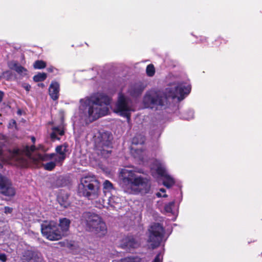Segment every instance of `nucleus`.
Returning a JSON list of instances; mask_svg holds the SVG:
<instances>
[{
	"label": "nucleus",
	"instance_id": "f257e3e1",
	"mask_svg": "<svg viewBox=\"0 0 262 262\" xmlns=\"http://www.w3.org/2000/svg\"><path fill=\"white\" fill-rule=\"evenodd\" d=\"M110 98L103 93H96L87 98L84 102L83 112L88 118L94 121L107 114V105L111 103Z\"/></svg>",
	"mask_w": 262,
	"mask_h": 262
},
{
	"label": "nucleus",
	"instance_id": "f03ea898",
	"mask_svg": "<svg viewBox=\"0 0 262 262\" xmlns=\"http://www.w3.org/2000/svg\"><path fill=\"white\" fill-rule=\"evenodd\" d=\"M99 182L94 176H86L81 178L78 188V193L90 200L96 198L98 195Z\"/></svg>",
	"mask_w": 262,
	"mask_h": 262
},
{
	"label": "nucleus",
	"instance_id": "7ed1b4c3",
	"mask_svg": "<svg viewBox=\"0 0 262 262\" xmlns=\"http://www.w3.org/2000/svg\"><path fill=\"white\" fill-rule=\"evenodd\" d=\"M82 223L87 231L97 236H103L107 233L105 223L96 214H86Z\"/></svg>",
	"mask_w": 262,
	"mask_h": 262
},
{
	"label": "nucleus",
	"instance_id": "20e7f679",
	"mask_svg": "<svg viewBox=\"0 0 262 262\" xmlns=\"http://www.w3.org/2000/svg\"><path fill=\"white\" fill-rule=\"evenodd\" d=\"M120 174L122 183L127 188L133 189L134 187H141V189H144L145 191L149 190L150 185L148 180L141 177L136 178L134 171L123 169Z\"/></svg>",
	"mask_w": 262,
	"mask_h": 262
},
{
	"label": "nucleus",
	"instance_id": "39448f33",
	"mask_svg": "<svg viewBox=\"0 0 262 262\" xmlns=\"http://www.w3.org/2000/svg\"><path fill=\"white\" fill-rule=\"evenodd\" d=\"M36 150V148L34 144L31 146L26 145L21 149L17 148L9 149V157L10 160L15 162V164L17 166L27 167L29 163L28 160L24 157V155L30 158L32 153Z\"/></svg>",
	"mask_w": 262,
	"mask_h": 262
},
{
	"label": "nucleus",
	"instance_id": "423d86ee",
	"mask_svg": "<svg viewBox=\"0 0 262 262\" xmlns=\"http://www.w3.org/2000/svg\"><path fill=\"white\" fill-rule=\"evenodd\" d=\"M143 101L146 107L162 108L167 104L168 97L166 94L161 91L151 90L146 93Z\"/></svg>",
	"mask_w": 262,
	"mask_h": 262
},
{
	"label": "nucleus",
	"instance_id": "0eeeda50",
	"mask_svg": "<svg viewBox=\"0 0 262 262\" xmlns=\"http://www.w3.org/2000/svg\"><path fill=\"white\" fill-rule=\"evenodd\" d=\"M165 231L160 223H153L148 228L147 242L151 249L158 247L164 240Z\"/></svg>",
	"mask_w": 262,
	"mask_h": 262
},
{
	"label": "nucleus",
	"instance_id": "6e6552de",
	"mask_svg": "<svg viewBox=\"0 0 262 262\" xmlns=\"http://www.w3.org/2000/svg\"><path fill=\"white\" fill-rule=\"evenodd\" d=\"M112 136L107 132L100 133L95 139V148L98 155L104 158L109 157L112 151Z\"/></svg>",
	"mask_w": 262,
	"mask_h": 262
},
{
	"label": "nucleus",
	"instance_id": "1a4fd4ad",
	"mask_svg": "<svg viewBox=\"0 0 262 262\" xmlns=\"http://www.w3.org/2000/svg\"><path fill=\"white\" fill-rule=\"evenodd\" d=\"M41 229L43 235L50 241H58L63 237L58 228L57 224L54 221L43 222Z\"/></svg>",
	"mask_w": 262,
	"mask_h": 262
},
{
	"label": "nucleus",
	"instance_id": "9d476101",
	"mask_svg": "<svg viewBox=\"0 0 262 262\" xmlns=\"http://www.w3.org/2000/svg\"><path fill=\"white\" fill-rule=\"evenodd\" d=\"M130 107L128 105V99L123 94L119 93L115 105V112L129 120L130 118Z\"/></svg>",
	"mask_w": 262,
	"mask_h": 262
},
{
	"label": "nucleus",
	"instance_id": "9b49d317",
	"mask_svg": "<svg viewBox=\"0 0 262 262\" xmlns=\"http://www.w3.org/2000/svg\"><path fill=\"white\" fill-rule=\"evenodd\" d=\"M0 190L1 193L8 196H14L15 194L14 188L11 183L5 177L0 174Z\"/></svg>",
	"mask_w": 262,
	"mask_h": 262
},
{
	"label": "nucleus",
	"instance_id": "f8f14e48",
	"mask_svg": "<svg viewBox=\"0 0 262 262\" xmlns=\"http://www.w3.org/2000/svg\"><path fill=\"white\" fill-rule=\"evenodd\" d=\"M22 262H42L41 254L38 252L26 251L21 258Z\"/></svg>",
	"mask_w": 262,
	"mask_h": 262
},
{
	"label": "nucleus",
	"instance_id": "ddd939ff",
	"mask_svg": "<svg viewBox=\"0 0 262 262\" xmlns=\"http://www.w3.org/2000/svg\"><path fill=\"white\" fill-rule=\"evenodd\" d=\"M139 244L132 237H127L123 238L120 244V247L128 252L139 247Z\"/></svg>",
	"mask_w": 262,
	"mask_h": 262
},
{
	"label": "nucleus",
	"instance_id": "4468645a",
	"mask_svg": "<svg viewBox=\"0 0 262 262\" xmlns=\"http://www.w3.org/2000/svg\"><path fill=\"white\" fill-rule=\"evenodd\" d=\"M191 90V86L189 85H179L175 87L174 92L171 95V97L174 98L176 97L184 98L185 95H188Z\"/></svg>",
	"mask_w": 262,
	"mask_h": 262
},
{
	"label": "nucleus",
	"instance_id": "2eb2a0df",
	"mask_svg": "<svg viewBox=\"0 0 262 262\" xmlns=\"http://www.w3.org/2000/svg\"><path fill=\"white\" fill-rule=\"evenodd\" d=\"M144 86L141 82H137L132 84L129 89L128 93L132 97H138L141 95Z\"/></svg>",
	"mask_w": 262,
	"mask_h": 262
},
{
	"label": "nucleus",
	"instance_id": "dca6fc26",
	"mask_svg": "<svg viewBox=\"0 0 262 262\" xmlns=\"http://www.w3.org/2000/svg\"><path fill=\"white\" fill-rule=\"evenodd\" d=\"M59 84L55 81H52L49 88V93L50 97L53 100H56L59 98Z\"/></svg>",
	"mask_w": 262,
	"mask_h": 262
},
{
	"label": "nucleus",
	"instance_id": "f3484780",
	"mask_svg": "<svg viewBox=\"0 0 262 262\" xmlns=\"http://www.w3.org/2000/svg\"><path fill=\"white\" fill-rule=\"evenodd\" d=\"M69 196V195L67 192L64 190H60L57 195V200L61 207L66 208L70 205Z\"/></svg>",
	"mask_w": 262,
	"mask_h": 262
},
{
	"label": "nucleus",
	"instance_id": "a211bd4d",
	"mask_svg": "<svg viewBox=\"0 0 262 262\" xmlns=\"http://www.w3.org/2000/svg\"><path fill=\"white\" fill-rule=\"evenodd\" d=\"M70 223V220L68 219H60L59 223L57 224V226L63 236L66 235V233L69 230Z\"/></svg>",
	"mask_w": 262,
	"mask_h": 262
},
{
	"label": "nucleus",
	"instance_id": "6ab92c4d",
	"mask_svg": "<svg viewBox=\"0 0 262 262\" xmlns=\"http://www.w3.org/2000/svg\"><path fill=\"white\" fill-rule=\"evenodd\" d=\"M155 165L156 166V171L157 173L163 177L168 175L166 172L165 167L160 162L156 161Z\"/></svg>",
	"mask_w": 262,
	"mask_h": 262
},
{
	"label": "nucleus",
	"instance_id": "aec40b11",
	"mask_svg": "<svg viewBox=\"0 0 262 262\" xmlns=\"http://www.w3.org/2000/svg\"><path fill=\"white\" fill-rule=\"evenodd\" d=\"M69 145L68 143H64L63 144L58 145L56 148V152L60 155H66V152L68 150Z\"/></svg>",
	"mask_w": 262,
	"mask_h": 262
},
{
	"label": "nucleus",
	"instance_id": "412c9836",
	"mask_svg": "<svg viewBox=\"0 0 262 262\" xmlns=\"http://www.w3.org/2000/svg\"><path fill=\"white\" fill-rule=\"evenodd\" d=\"M175 183L174 179L170 176L166 175L164 177L163 184L167 188L171 187Z\"/></svg>",
	"mask_w": 262,
	"mask_h": 262
},
{
	"label": "nucleus",
	"instance_id": "4be33fe9",
	"mask_svg": "<svg viewBox=\"0 0 262 262\" xmlns=\"http://www.w3.org/2000/svg\"><path fill=\"white\" fill-rule=\"evenodd\" d=\"M228 40L224 39L221 37H217L212 43V47L219 48L221 46L222 44L225 45L227 43Z\"/></svg>",
	"mask_w": 262,
	"mask_h": 262
},
{
	"label": "nucleus",
	"instance_id": "5701e85b",
	"mask_svg": "<svg viewBox=\"0 0 262 262\" xmlns=\"http://www.w3.org/2000/svg\"><path fill=\"white\" fill-rule=\"evenodd\" d=\"M145 137L141 135H137L135 136L132 140V143L134 144H142L144 143Z\"/></svg>",
	"mask_w": 262,
	"mask_h": 262
},
{
	"label": "nucleus",
	"instance_id": "b1692460",
	"mask_svg": "<svg viewBox=\"0 0 262 262\" xmlns=\"http://www.w3.org/2000/svg\"><path fill=\"white\" fill-rule=\"evenodd\" d=\"M141 259L137 256H129L122 258L119 261L114 260L113 262H140Z\"/></svg>",
	"mask_w": 262,
	"mask_h": 262
},
{
	"label": "nucleus",
	"instance_id": "393cba45",
	"mask_svg": "<svg viewBox=\"0 0 262 262\" xmlns=\"http://www.w3.org/2000/svg\"><path fill=\"white\" fill-rule=\"evenodd\" d=\"M47 77V75L45 73H38L34 75L33 79L35 82H41L44 81Z\"/></svg>",
	"mask_w": 262,
	"mask_h": 262
},
{
	"label": "nucleus",
	"instance_id": "a878e982",
	"mask_svg": "<svg viewBox=\"0 0 262 262\" xmlns=\"http://www.w3.org/2000/svg\"><path fill=\"white\" fill-rule=\"evenodd\" d=\"M47 63L42 60H37L33 64V67L35 69H42L46 67Z\"/></svg>",
	"mask_w": 262,
	"mask_h": 262
},
{
	"label": "nucleus",
	"instance_id": "bb28decb",
	"mask_svg": "<svg viewBox=\"0 0 262 262\" xmlns=\"http://www.w3.org/2000/svg\"><path fill=\"white\" fill-rule=\"evenodd\" d=\"M146 72L147 76L152 77L155 75V69L152 64H149L146 67Z\"/></svg>",
	"mask_w": 262,
	"mask_h": 262
},
{
	"label": "nucleus",
	"instance_id": "cd10ccee",
	"mask_svg": "<svg viewBox=\"0 0 262 262\" xmlns=\"http://www.w3.org/2000/svg\"><path fill=\"white\" fill-rule=\"evenodd\" d=\"M13 69L18 73L21 74L25 71H27V70L23 67L22 66L18 64L17 63L15 62L13 65Z\"/></svg>",
	"mask_w": 262,
	"mask_h": 262
},
{
	"label": "nucleus",
	"instance_id": "c85d7f7f",
	"mask_svg": "<svg viewBox=\"0 0 262 262\" xmlns=\"http://www.w3.org/2000/svg\"><path fill=\"white\" fill-rule=\"evenodd\" d=\"M45 169L49 171H51L54 169L56 166L55 162H49L43 165Z\"/></svg>",
	"mask_w": 262,
	"mask_h": 262
},
{
	"label": "nucleus",
	"instance_id": "c756f323",
	"mask_svg": "<svg viewBox=\"0 0 262 262\" xmlns=\"http://www.w3.org/2000/svg\"><path fill=\"white\" fill-rule=\"evenodd\" d=\"M113 188L112 183L108 180H105L103 183V189L110 191Z\"/></svg>",
	"mask_w": 262,
	"mask_h": 262
},
{
	"label": "nucleus",
	"instance_id": "7c9ffc66",
	"mask_svg": "<svg viewBox=\"0 0 262 262\" xmlns=\"http://www.w3.org/2000/svg\"><path fill=\"white\" fill-rule=\"evenodd\" d=\"M174 202H170L165 206V210L166 213H174L172 211V207L174 206Z\"/></svg>",
	"mask_w": 262,
	"mask_h": 262
},
{
	"label": "nucleus",
	"instance_id": "2f4dec72",
	"mask_svg": "<svg viewBox=\"0 0 262 262\" xmlns=\"http://www.w3.org/2000/svg\"><path fill=\"white\" fill-rule=\"evenodd\" d=\"M52 130L55 132L56 134H59L60 136H63L64 134V131L63 129L60 128L58 126H54L52 127Z\"/></svg>",
	"mask_w": 262,
	"mask_h": 262
},
{
	"label": "nucleus",
	"instance_id": "473e14b6",
	"mask_svg": "<svg viewBox=\"0 0 262 262\" xmlns=\"http://www.w3.org/2000/svg\"><path fill=\"white\" fill-rule=\"evenodd\" d=\"M66 158V155H58L55 159V161L57 163L62 164L63 161L65 160Z\"/></svg>",
	"mask_w": 262,
	"mask_h": 262
},
{
	"label": "nucleus",
	"instance_id": "72a5a7b5",
	"mask_svg": "<svg viewBox=\"0 0 262 262\" xmlns=\"http://www.w3.org/2000/svg\"><path fill=\"white\" fill-rule=\"evenodd\" d=\"M37 159L41 161H46L49 160L48 154H38L37 156Z\"/></svg>",
	"mask_w": 262,
	"mask_h": 262
},
{
	"label": "nucleus",
	"instance_id": "f704fd0d",
	"mask_svg": "<svg viewBox=\"0 0 262 262\" xmlns=\"http://www.w3.org/2000/svg\"><path fill=\"white\" fill-rule=\"evenodd\" d=\"M50 138L52 139V140H53V141H54L55 140H60V138H59L57 136V134L55 133V132H54V131H53L51 133Z\"/></svg>",
	"mask_w": 262,
	"mask_h": 262
},
{
	"label": "nucleus",
	"instance_id": "c9c22d12",
	"mask_svg": "<svg viewBox=\"0 0 262 262\" xmlns=\"http://www.w3.org/2000/svg\"><path fill=\"white\" fill-rule=\"evenodd\" d=\"M160 191H161V192H162L164 193V194H161L160 192H158V193H157V194H156V195H157V196L158 197H164V198H165V197H167V195L165 194L166 190H165V189H164V188H161V189H160Z\"/></svg>",
	"mask_w": 262,
	"mask_h": 262
},
{
	"label": "nucleus",
	"instance_id": "e433bc0d",
	"mask_svg": "<svg viewBox=\"0 0 262 262\" xmlns=\"http://www.w3.org/2000/svg\"><path fill=\"white\" fill-rule=\"evenodd\" d=\"M163 256L161 253H159L155 258L153 262H162Z\"/></svg>",
	"mask_w": 262,
	"mask_h": 262
},
{
	"label": "nucleus",
	"instance_id": "4c0bfd02",
	"mask_svg": "<svg viewBox=\"0 0 262 262\" xmlns=\"http://www.w3.org/2000/svg\"><path fill=\"white\" fill-rule=\"evenodd\" d=\"M0 260L2 262H6L7 260V256L4 253H0Z\"/></svg>",
	"mask_w": 262,
	"mask_h": 262
},
{
	"label": "nucleus",
	"instance_id": "58836bf2",
	"mask_svg": "<svg viewBox=\"0 0 262 262\" xmlns=\"http://www.w3.org/2000/svg\"><path fill=\"white\" fill-rule=\"evenodd\" d=\"M23 86L27 92H29L30 90L31 85L29 84L24 83Z\"/></svg>",
	"mask_w": 262,
	"mask_h": 262
},
{
	"label": "nucleus",
	"instance_id": "ea45409f",
	"mask_svg": "<svg viewBox=\"0 0 262 262\" xmlns=\"http://www.w3.org/2000/svg\"><path fill=\"white\" fill-rule=\"evenodd\" d=\"M13 209L9 207H5V213H11L12 212Z\"/></svg>",
	"mask_w": 262,
	"mask_h": 262
},
{
	"label": "nucleus",
	"instance_id": "a19ab883",
	"mask_svg": "<svg viewBox=\"0 0 262 262\" xmlns=\"http://www.w3.org/2000/svg\"><path fill=\"white\" fill-rule=\"evenodd\" d=\"M4 95V92L0 90V103L3 101Z\"/></svg>",
	"mask_w": 262,
	"mask_h": 262
},
{
	"label": "nucleus",
	"instance_id": "79ce46f5",
	"mask_svg": "<svg viewBox=\"0 0 262 262\" xmlns=\"http://www.w3.org/2000/svg\"><path fill=\"white\" fill-rule=\"evenodd\" d=\"M200 41L201 43H205L207 41V38L205 36H201Z\"/></svg>",
	"mask_w": 262,
	"mask_h": 262
},
{
	"label": "nucleus",
	"instance_id": "37998d69",
	"mask_svg": "<svg viewBox=\"0 0 262 262\" xmlns=\"http://www.w3.org/2000/svg\"><path fill=\"white\" fill-rule=\"evenodd\" d=\"M55 156V154H54V153L48 154V157L49 160L52 159Z\"/></svg>",
	"mask_w": 262,
	"mask_h": 262
},
{
	"label": "nucleus",
	"instance_id": "c03bdc74",
	"mask_svg": "<svg viewBox=\"0 0 262 262\" xmlns=\"http://www.w3.org/2000/svg\"><path fill=\"white\" fill-rule=\"evenodd\" d=\"M54 70H55V68L53 67H49L47 69L48 72H49L50 73L53 72Z\"/></svg>",
	"mask_w": 262,
	"mask_h": 262
},
{
	"label": "nucleus",
	"instance_id": "a18cd8bd",
	"mask_svg": "<svg viewBox=\"0 0 262 262\" xmlns=\"http://www.w3.org/2000/svg\"><path fill=\"white\" fill-rule=\"evenodd\" d=\"M31 141L33 142V144L35 143L36 139L34 136L31 137Z\"/></svg>",
	"mask_w": 262,
	"mask_h": 262
},
{
	"label": "nucleus",
	"instance_id": "49530a36",
	"mask_svg": "<svg viewBox=\"0 0 262 262\" xmlns=\"http://www.w3.org/2000/svg\"><path fill=\"white\" fill-rule=\"evenodd\" d=\"M61 244H63L64 246L66 245L67 246H68V242L61 243Z\"/></svg>",
	"mask_w": 262,
	"mask_h": 262
},
{
	"label": "nucleus",
	"instance_id": "de8ad7c7",
	"mask_svg": "<svg viewBox=\"0 0 262 262\" xmlns=\"http://www.w3.org/2000/svg\"><path fill=\"white\" fill-rule=\"evenodd\" d=\"M12 124L13 125H16V121L14 120H12Z\"/></svg>",
	"mask_w": 262,
	"mask_h": 262
},
{
	"label": "nucleus",
	"instance_id": "09e8293b",
	"mask_svg": "<svg viewBox=\"0 0 262 262\" xmlns=\"http://www.w3.org/2000/svg\"><path fill=\"white\" fill-rule=\"evenodd\" d=\"M3 154V150L1 148H0V156Z\"/></svg>",
	"mask_w": 262,
	"mask_h": 262
},
{
	"label": "nucleus",
	"instance_id": "8fccbe9b",
	"mask_svg": "<svg viewBox=\"0 0 262 262\" xmlns=\"http://www.w3.org/2000/svg\"><path fill=\"white\" fill-rule=\"evenodd\" d=\"M38 86L43 87L44 86V84L43 83H39Z\"/></svg>",
	"mask_w": 262,
	"mask_h": 262
},
{
	"label": "nucleus",
	"instance_id": "3c124183",
	"mask_svg": "<svg viewBox=\"0 0 262 262\" xmlns=\"http://www.w3.org/2000/svg\"><path fill=\"white\" fill-rule=\"evenodd\" d=\"M0 166H1V167H2V164H0Z\"/></svg>",
	"mask_w": 262,
	"mask_h": 262
}]
</instances>
